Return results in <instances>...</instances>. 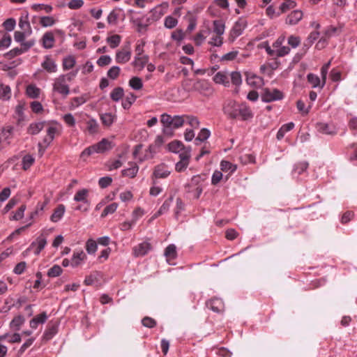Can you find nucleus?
<instances>
[{
    "label": "nucleus",
    "mask_w": 357,
    "mask_h": 357,
    "mask_svg": "<svg viewBox=\"0 0 357 357\" xmlns=\"http://www.w3.org/2000/svg\"><path fill=\"white\" fill-rule=\"evenodd\" d=\"M223 111L229 118L232 119L240 116L241 120L247 121L253 117V114L246 103L239 104L234 100L227 101L223 107Z\"/></svg>",
    "instance_id": "nucleus-1"
},
{
    "label": "nucleus",
    "mask_w": 357,
    "mask_h": 357,
    "mask_svg": "<svg viewBox=\"0 0 357 357\" xmlns=\"http://www.w3.org/2000/svg\"><path fill=\"white\" fill-rule=\"evenodd\" d=\"M206 179L204 174L193 176L190 181L185 185V190L193 199H199L203 191L204 183Z\"/></svg>",
    "instance_id": "nucleus-2"
},
{
    "label": "nucleus",
    "mask_w": 357,
    "mask_h": 357,
    "mask_svg": "<svg viewBox=\"0 0 357 357\" xmlns=\"http://www.w3.org/2000/svg\"><path fill=\"white\" fill-rule=\"evenodd\" d=\"M131 54V44L128 40L124 43L121 49L116 52V61L119 63H126L130 59Z\"/></svg>",
    "instance_id": "nucleus-3"
},
{
    "label": "nucleus",
    "mask_w": 357,
    "mask_h": 357,
    "mask_svg": "<svg viewBox=\"0 0 357 357\" xmlns=\"http://www.w3.org/2000/svg\"><path fill=\"white\" fill-rule=\"evenodd\" d=\"M283 97V93L280 90L277 89L271 90L268 88H266L263 90L261 94V100L264 102H271L273 101L282 100Z\"/></svg>",
    "instance_id": "nucleus-4"
},
{
    "label": "nucleus",
    "mask_w": 357,
    "mask_h": 357,
    "mask_svg": "<svg viewBox=\"0 0 357 357\" xmlns=\"http://www.w3.org/2000/svg\"><path fill=\"white\" fill-rule=\"evenodd\" d=\"M53 91L61 94L64 98L70 93L69 86L63 82V77H58L55 79L54 83L53 84Z\"/></svg>",
    "instance_id": "nucleus-5"
},
{
    "label": "nucleus",
    "mask_w": 357,
    "mask_h": 357,
    "mask_svg": "<svg viewBox=\"0 0 357 357\" xmlns=\"http://www.w3.org/2000/svg\"><path fill=\"white\" fill-rule=\"evenodd\" d=\"M246 26L247 22L245 20L239 19L236 21L230 31V40L234 41L237 37L241 36Z\"/></svg>",
    "instance_id": "nucleus-6"
},
{
    "label": "nucleus",
    "mask_w": 357,
    "mask_h": 357,
    "mask_svg": "<svg viewBox=\"0 0 357 357\" xmlns=\"http://www.w3.org/2000/svg\"><path fill=\"white\" fill-rule=\"evenodd\" d=\"M303 13L301 10L291 11L285 19V23L290 26L297 24L303 18Z\"/></svg>",
    "instance_id": "nucleus-7"
},
{
    "label": "nucleus",
    "mask_w": 357,
    "mask_h": 357,
    "mask_svg": "<svg viewBox=\"0 0 357 357\" xmlns=\"http://www.w3.org/2000/svg\"><path fill=\"white\" fill-rule=\"evenodd\" d=\"M46 244H47L46 238L45 237H43L42 235H40L36 238V241H33L31 243L30 246L26 249V250L25 252H29L35 246H37V248L34 250V254L36 255H38L40 254V252L42 251V250L44 249Z\"/></svg>",
    "instance_id": "nucleus-8"
},
{
    "label": "nucleus",
    "mask_w": 357,
    "mask_h": 357,
    "mask_svg": "<svg viewBox=\"0 0 357 357\" xmlns=\"http://www.w3.org/2000/svg\"><path fill=\"white\" fill-rule=\"evenodd\" d=\"M206 307L212 311L219 313L224 310V303L221 298H213L206 303Z\"/></svg>",
    "instance_id": "nucleus-9"
},
{
    "label": "nucleus",
    "mask_w": 357,
    "mask_h": 357,
    "mask_svg": "<svg viewBox=\"0 0 357 357\" xmlns=\"http://www.w3.org/2000/svg\"><path fill=\"white\" fill-rule=\"evenodd\" d=\"M316 128L321 134L334 135L337 133V128L333 123H318Z\"/></svg>",
    "instance_id": "nucleus-10"
},
{
    "label": "nucleus",
    "mask_w": 357,
    "mask_h": 357,
    "mask_svg": "<svg viewBox=\"0 0 357 357\" xmlns=\"http://www.w3.org/2000/svg\"><path fill=\"white\" fill-rule=\"evenodd\" d=\"M193 91L199 93H206L211 91L209 83L204 79H196L193 82Z\"/></svg>",
    "instance_id": "nucleus-11"
},
{
    "label": "nucleus",
    "mask_w": 357,
    "mask_h": 357,
    "mask_svg": "<svg viewBox=\"0 0 357 357\" xmlns=\"http://www.w3.org/2000/svg\"><path fill=\"white\" fill-rule=\"evenodd\" d=\"M151 250V245L147 242L139 243L133 248L134 255L137 257L146 255Z\"/></svg>",
    "instance_id": "nucleus-12"
},
{
    "label": "nucleus",
    "mask_w": 357,
    "mask_h": 357,
    "mask_svg": "<svg viewBox=\"0 0 357 357\" xmlns=\"http://www.w3.org/2000/svg\"><path fill=\"white\" fill-rule=\"evenodd\" d=\"M246 82L248 85L254 87H259L264 84L263 78L253 73H246Z\"/></svg>",
    "instance_id": "nucleus-13"
},
{
    "label": "nucleus",
    "mask_w": 357,
    "mask_h": 357,
    "mask_svg": "<svg viewBox=\"0 0 357 357\" xmlns=\"http://www.w3.org/2000/svg\"><path fill=\"white\" fill-rule=\"evenodd\" d=\"M129 167L123 169L121 171L122 176H126L129 178H134L136 176L138 171L139 167L135 162H129Z\"/></svg>",
    "instance_id": "nucleus-14"
},
{
    "label": "nucleus",
    "mask_w": 357,
    "mask_h": 357,
    "mask_svg": "<svg viewBox=\"0 0 357 357\" xmlns=\"http://www.w3.org/2000/svg\"><path fill=\"white\" fill-rule=\"evenodd\" d=\"M149 57L148 55L135 56L132 61L133 66L138 70H142L144 66L148 63Z\"/></svg>",
    "instance_id": "nucleus-15"
},
{
    "label": "nucleus",
    "mask_w": 357,
    "mask_h": 357,
    "mask_svg": "<svg viewBox=\"0 0 357 357\" xmlns=\"http://www.w3.org/2000/svg\"><path fill=\"white\" fill-rule=\"evenodd\" d=\"M96 153H103L107 151L110 150L112 145L110 142L106 139H102L100 142L93 145Z\"/></svg>",
    "instance_id": "nucleus-16"
},
{
    "label": "nucleus",
    "mask_w": 357,
    "mask_h": 357,
    "mask_svg": "<svg viewBox=\"0 0 357 357\" xmlns=\"http://www.w3.org/2000/svg\"><path fill=\"white\" fill-rule=\"evenodd\" d=\"M173 116L167 114L161 115V123L164 126L163 132L165 134H171V126L172 123Z\"/></svg>",
    "instance_id": "nucleus-17"
},
{
    "label": "nucleus",
    "mask_w": 357,
    "mask_h": 357,
    "mask_svg": "<svg viewBox=\"0 0 357 357\" xmlns=\"http://www.w3.org/2000/svg\"><path fill=\"white\" fill-rule=\"evenodd\" d=\"M165 256L167 258V261L169 264H174L170 261L174 259L177 257L176 247L174 244L169 245L165 250Z\"/></svg>",
    "instance_id": "nucleus-18"
},
{
    "label": "nucleus",
    "mask_w": 357,
    "mask_h": 357,
    "mask_svg": "<svg viewBox=\"0 0 357 357\" xmlns=\"http://www.w3.org/2000/svg\"><path fill=\"white\" fill-rule=\"evenodd\" d=\"M58 331L57 323L50 322L48 325L47 330L43 335V339L45 340H50Z\"/></svg>",
    "instance_id": "nucleus-19"
},
{
    "label": "nucleus",
    "mask_w": 357,
    "mask_h": 357,
    "mask_svg": "<svg viewBox=\"0 0 357 357\" xmlns=\"http://www.w3.org/2000/svg\"><path fill=\"white\" fill-rule=\"evenodd\" d=\"M170 174V172L167 169V167L163 165H158L155 167L153 175L157 178H165Z\"/></svg>",
    "instance_id": "nucleus-20"
},
{
    "label": "nucleus",
    "mask_w": 357,
    "mask_h": 357,
    "mask_svg": "<svg viewBox=\"0 0 357 357\" xmlns=\"http://www.w3.org/2000/svg\"><path fill=\"white\" fill-rule=\"evenodd\" d=\"M54 36L52 32L45 33L42 38L43 46L46 49H50L54 47Z\"/></svg>",
    "instance_id": "nucleus-21"
},
{
    "label": "nucleus",
    "mask_w": 357,
    "mask_h": 357,
    "mask_svg": "<svg viewBox=\"0 0 357 357\" xmlns=\"http://www.w3.org/2000/svg\"><path fill=\"white\" fill-rule=\"evenodd\" d=\"M42 67L48 73H54L56 71V65L50 56H45V60L42 63Z\"/></svg>",
    "instance_id": "nucleus-22"
},
{
    "label": "nucleus",
    "mask_w": 357,
    "mask_h": 357,
    "mask_svg": "<svg viewBox=\"0 0 357 357\" xmlns=\"http://www.w3.org/2000/svg\"><path fill=\"white\" fill-rule=\"evenodd\" d=\"M47 316L45 312L36 316L30 321V326L32 328H36L39 324H43L46 321Z\"/></svg>",
    "instance_id": "nucleus-23"
},
{
    "label": "nucleus",
    "mask_w": 357,
    "mask_h": 357,
    "mask_svg": "<svg viewBox=\"0 0 357 357\" xmlns=\"http://www.w3.org/2000/svg\"><path fill=\"white\" fill-rule=\"evenodd\" d=\"M45 124V121L31 123L28 127L27 132L32 135H36L43 129Z\"/></svg>",
    "instance_id": "nucleus-24"
},
{
    "label": "nucleus",
    "mask_w": 357,
    "mask_h": 357,
    "mask_svg": "<svg viewBox=\"0 0 357 357\" xmlns=\"http://www.w3.org/2000/svg\"><path fill=\"white\" fill-rule=\"evenodd\" d=\"M294 128V123L293 122H289L288 123L282 125L277 132V139L281 140L284 137L285 133L291 130Z\"/></svg>",
    "instance_id": "nucleus-25"
},
{
    "label": "nucleus",
    "mask_w": 357,
    "mask_h": 357,
    "mask_svg": "<svg viewBox=\"0 0 357 357\" xmlns=\"http://www.w3.org/2000/svg\"><path fill=\"white\" fill-rule=\"evenodd\" d=\"M65 206L63 205V204H59L54 210V213H52V215H51L50 217V220L52 221V222H57L59 221L61 218L62 216L64 214V212H65Z\"/></svg>",
    "instance_id": "nucleus-26"
},
{
    "label": "nucleus",
    "mask_w": 357,
    "mask_h": 357,
    "mask_svg": "<svg viewBox=\"0 0 357 357\" xmlns=\"http://www.w3.org/2000/svg\"><path fill=\"white\" fill-rule=\"evenodd\" d=\"M213 81L216 84H221L225 86H228L229 82L228 76L225 73L223 72H218L213 77Z\"/></svg>",
    "instance_id": "nucleus-27"
},
{
    "label": "nucleus",
    "mask_w": 357,
    "mask_h": 357,
    "mask_svg": "<svg viewBox=\"0 0 357 357\" xmlns=\"http://www.w3.org/2000/svg\"><path fill=\"white\" fill-rule=\"evenodd\" d=\"M40 93V89L34 84H29L26 87V93L31 98H38Z\"/></svg>",
    "instance_id": "nucleus-28"
},
{
    "label": "nucleus",
    "mask_w": 357,
    "mask_h": 357,
    "mask_svg": "<svg viewBox=\"0 0 357 357\" xmlns=\"http://www.w3.org/2000/svg\"><path fill=\"white\" fill-rule=\"evenodd\" d=\"M25 319L22 315H17L11 321L10 327L15 331H19Z\"/></svg>",
    "instance_id": "nucleus-29"
},
{
    "label": "nucleus",
    "mask_w": 357,
    "mask_h": 357,
    "mask_svg": "<svg viewBox=\"0 0 357 357\" xmlns=\"http://www.w3.org/2000/svg\"><path fill=\"white\" fill-rule=\"evenodd\" d=\"M296 6V1L293 0H288L284 2H282L280 7H279V11L282 13H287L288 10H290L291 9H294Z\"/></svg>",
    "instance_id": "nucleus-30"
},
{
    "label": "nucleus",
    "mask_w": 357,
    "mask_h": 357,
    "mask_svg": "<svg viewBox=\"0 0 357 357\" xmlns=\"http://www.w3.org/2000/svg\"><path fill=\"white\" fill-rule=\"evenodd\" d=\"M211 135V132L207 128H202L195 138L196 145H199L201 142L206 140Z\"/></svg>",
    "instance_id": "nucleus-31"
},
{
    "label": "nucleus",
    "mask_w": 357,
    "mask_h": 357,
    "mask_svg": "<svg viewBox=\"0 0 357 357\" xmlns=\"http://www.w3.org/2000/svg\"><path fill=\"white\" fill-rule=\"evenodd\" d=\"M308 163L307 162H301L296 163L293 169L292 173L294 175H300L307 170Z\"/></svg>",
    "instance_id": "nucleus-32"
},
{
    "label": "nucleus",
    "mask_w": 357,
    "mask_h": 357,
    "mask_svg": "<svg viewBox=\"0 0 357 357\" xmlns=\"http://www.w3.org/2000/svg\"><path fill=\"white\" fill-rule=\"evenodd\" d=\"M183 147H185L183 144L181 142L177 141V140L173 141L168 144L169 150L171 152H173L175 153H178V152H181V151H182V149H183Z\"/></svg>",
    "instance_id": "nucleus-33"
},
{
    "label": "nucleus",
    "mask_w": 357,
    "mask_h": 357,
    "mask_svg": "<svg viewBox=\"0 0 357 357\" xmlns=\"http://www.w3.org/2000/svg\"><path fill=\"white\" fill-rule=\"evenodd\" d=\"M307 82L312 85V88L319 87L321 84L320 78L313 73H309L307 75Z\"/></svg>",
    "instance_id": "nucleus-34"
},
{
    "label": "nucleus",
    "mask_w": 357,
    "mask_h": 357,
    "mask_svg": "<svg viewBox=\"0 0 357 357\" xmlns=\"http://www.w3.org/2000/svg\"><path fill=\"white\" fill-rule=\"evenodd\" d=\"M10 86L3 84H0V98L4 100H8L10 98Z\"/></svg>",
    "instance_id": "nucleus-35"
},
{
    "label": "nucleus",
    "mask_w": 357,
    "mask_h": 357,
    "mask_svg": "<svg viewBox=\"0 0 357 357\" xmlns=\"http://www.w3.org/2000/svg\"><path fill=\"white\" fill-rule=\"evenodd\" d=\"M225 24L220 20H214L213 21V31L217 34L222 36L225 32Z\"/></svg>",
    "instance_id": "nucleus-36"
},
{
    "label": "nucleus",
    "mask_w": 357,
    "mask_h": 357,
    "mask_svg": "<svg viewBox=\"0 0 357 357\" xmlns=\"http://www.w3.org/2000/svg\"><path fill=\"white\" fill-rule=\"evenodd\" d=\"M89 191L87 189H82L77 191L74 197V199L76 202H83L84 203H87L88 201L86 199L88 196Z\"/></svg>",
    "instance_id": "nucleus-37"
},
{
    "label": "nucleus",
    "mask_w": 357,
    "mask_h": 357,
    "mask_svg": "<svg viewBox=\"0 0 357 357\" xmlns=\"http://www.w3.org/2000/svg\"><path fill=\"white\" fill-rule=\"evenodd\" d=\"M185 123V116H174L172 119V123L171 126L172 129H177L183 126Z\"/></svg>",
    "instance_id": "nucleus-38"
},
{
    "label": "nucleus",
    "mask_w": 357,
    "mask_h": 357,
    "mask_svg": "<svg viewBox=\"0 0 357 357\" xmlns=\"http://www.w3.org/2000/svg\"><path fill=\"white\" fill-rule=\"evenodd\" d=\"M331 66V61L325 63L321 68V84L320 86V89H323L326 84V77L328 74V70Z\"/></svg>",
    "instance_id": "nucleus-39"
},
{
    "label": "nucleus",
    "mask_w": 357,
    "mask_h": 357,
    "mask_svg": "<svg viewBox=\"0 0 357 357\" xmlns=\"http://www.w3.org/2000/svg\"><path fill=\"white\" fill-rule=\"evenodd\" d=\"M35 159L31 155H26L22 158V165L24 170L29 169L31 166L34 163Z\"/></svg>",
    "instance_id": "nucleus-40"
},
{
    "label": "nucleus",
    "mask_w": 357,
    "mask_h": 357,
    "mask_svg": "<svg viewBox=\"0 0 357 357\" xmlns=\"http://www.w3.org/2000/svg\"><path fill=\"white\" fill-rule=\"evenodd\" d=\"M172 202H173V196H170L167 199H166L162 205L160 206V208H159V210L157 212V215H159L163 214V213H166L167 211H168Z\"/></svg>",
    "instance_id": "nucleus-41"
},
{
    "label": "nucleus",
    "mask_w": 357,
    "mask_h": 357,
    "mask_svg": "<svg viewBox=\"0 0 357 357\" xmlns=\"http://www.w3.org/2000/svg\"><path fill=\"white\" fill-rule=\"evenodd\" d=\"M85 257L86 255L83 252L74 253L71 260V265L74 267L79 266Z\"/></svg>",
    "instance_id": "nucleus-42"
},
{
    "label": "nucleus",
    "mask_w": 357,
    "mask_h": 357,
    "mask_svg": "<svg viewBox=\"0 0 357 357\" xmlns=\"http://www.w3.org/2000/svg\"><path fill=\"white\" fill-rule=\"evenodd\" d=\"M190 152H191L190 146L183 147V149H182V151H181V152L178 153L180 160L190 161V159L191 157Z\"/></svg>",
    "instance_id": "nucleus-43"
},
{
    "label": "nucleus",
    "mask_w": 357,
    "mask_h": 357,
    "mask_svg": "<svg viewBox=\"0 0 357 357\" xmlns=\"http://www.w3.org/2000/svg\"><path fill=\"white\" fill-rule=\"evenodd\" d=\"M135 100H136V96L132 93H130L129 95H128L126 96V98L123 99L122 103H121L122 107L125 109H129L130 107V106L132 105V104L135 101Z\"/></svg>",
    "instance_id": "nucleus-44"
},
{
    "label": "nucleus",
    "mask_w": 357,
    "mask_h": 357,
    "mask_svg": "<svg viewBox=\"0 0 357 357\" xmlns=\"http://www.w3.org/2000/svg\"><path fill=\"white\" fill-rule=\"evenodd\" d=\"M75 64V57L69 56L63 60V68L64 70H70L74 67Z\"/></svg>",
    "instance_id": "nucleus-45"
},
{
    "label": "nucleus",
    "mask_w": 357,
    "mask_h": 357,
    "mask_svg": "<svg viewBox=\"0 0 357 357\" xmlns=\"http://www.w3.org/2000/svg\"><path fill=\"white\" fill-rule=\"evenodd\" d=\"M19 26L23 31L26 32L28 35H30L32 32L30 23L26 19L24 20L21 17L19 21Z\"/></svg>",
    "instance_id": "nucleus-46"
},
{
    "label": "nucleus",
    "mask_w": 357,
    "mask_h": 357,
    "mask_svg": "<svg viewBox=\"0 0 357 357\" xmlns=\"http://www.w3.org/2000/svg\"><path fill=\"white\" fill-rule=\"evenodd\" d=\"M130 86L135 90H139L142 88V81L139 77H134L129 81Z\"/></svg>",
    "instance_id": "nucleus-47"
},
{
    "label": "nucleus",
    "mask_w": 357,
    "mask_h": 357,
    "mask_svg": "<svg viewBox=\"0 0 357 357\" xmlns=\"http://www.w3.org/2000/svg\"><path fill=\"white\" fill-rule=\"evenodd\" d=\"M86 250L89 254H94L97 250V241L89 239L86 243Z\"/></svg>",
    "instance_id": "nucleus-48"
},
{
    "label": "nucleus",
    "mask_w": 357,
    "mask_h": 357,
    "mask_svg": "<svg viewBox=\"0 0 357 357\" xmlns=\"http://www.w3.org/2000/svg\"><path fill=\"white\" fill-rule=\"evenodd\" d=\"M231 83L239 86L242 83L241 75L239 72L234 71L230 75Z\"/></svg>",
    "instance_id": "nucleus-49"
},
{
    "label": "nucleus",
    "mask_w": 357,
    "mask_h": 357,
    "mask_svg": "<svg viewBox=\"0 0 357 357\" xmlns=\"http://www.w3.org/2000/svg\"><path fill=\"white\" fill-rule=\"evenodd\" d=\"M221 170L222 171H229L231 173H233L236 169V166L233 165L229 161L222 160L220 162Z\"/></svg>",
    "instance_id": "nucleus-50"
},
{
    "label": "nucleus",
    "mask_w": 357,
    "mask_h": 357,
    "mask_svg": "<svg viewBox=\"0 0 357 357\" xmlns=\"http://www.w3.org/2000/svg\"><path fill=\"white\" fill-rule=\"evenodd\" d=\"M62 268L59 265H54L51 268L49 269L47 272V275L50 278H54L60 275L62 273Z\"/></svg>",
    "instance_id": "nucleus-51"
},
{
    "label": "nucleus",
    "mask_w": 357,
    "mask_h": 357,
    "mask_svg": "<svg viewBox=\"0 0 357 357\" xmlns=\"http://www.w3.org/2000/svg\"><path fill=\"white\" fill-rule=\"evenodd\" d=\"M185 121L193 128H198L200 123L198 119L193 116H185Z\"/></svg>",
    "instance_id": "nucleus-52"
},
{
    "label": "nucleus",
    "mask_w": 357,
    "mask_h": 357,
    "mask_svg": "<svg viewBox=\"0 0 357 357\" xmlns=\"http://www.w3.org/2000/svg\"><path fill=\"white\" fill-rule=\"evenodd\" d=\"M266 14L271 19H274L280 16L281 13H280V11H275V9L274 8L273 6L270 5L266 8Z\"/></svg>",
    "instance_id": "nucleus-53"
},
{
    "label": "nucleus",
    "mask_w": 357,
    "mask_h": 357,
    "mask_svg": "<svg viewBox=\"0 0 357 357\" xmlns=\"http://www.w3.org/2000/svg\"><path fill=\"white\" fill-rule=\"evenodd\" d=\"M142 324L146 328H152L156 326V321L151 317H145L142 319Z\"/></svg>",
    "instance_id": "nucleus-54"
},
{
    "label": "nucleus",
    "mask_w": 357,
    "mask_h": 357,
    "mask_svg": "<svg viewBox=\"0 0 357 357\" xmlns=\"http://www.w3.org/2000/svg\"><path fill=\"white\" fill-rule=\"evenodd\" d=\"M86 123H87L86 130H88V132L90 134L93 135L98 132V126L95 120L91 119L89 121H87Z\"/></svg>",
    "instance_id": "nucleus-55"
},
{
    "label": "nucleus",
    "mask_w": 357,
    "mask_h": 357,
    "mask_svg": "<svg viewBox=\"0 0 357 357\" xmlns=\"http://www.w3.org/2000/svg\"><path fill=\"white\" fill-rule=\"evenodd\" d=\"M40 23L43 26L47 27L52 26L55 23V20L52 17L44 16L40 18Z\"/></svg>",
    "instance_id": "nucleus-56"
},
{
    "label": "nucleus",
    "mask_w": 357,
    "mask_h": 357,
    "mask_svg": "<svg viewBox=\"0 0 357 357\" xmlns=\"http://www.w3.org/2000/svg\"><path fill=\"white\" fill-rule=\"evenodd\" d=\"M178 21L172 16H167L165 19V26L167 29H173L176 26Z\"/></svg>",
    "instance_id": "nucleus-57"
},
{
    "label": "nucleus",
    "mask_w": 357,
    "mask_h": 357,
    "mask_svg": "<svg viewBox=\"0 0 357 357\" xmlns=\"http://www.w3.org/2000/svg\"><path fill=\"white\" fill-rule=\"evenodd\" d=\"M158 147L154 144H150L148 149L146 150V154L144 155V160L150 159L153 157V155L157 152Z\"/></svg>",
    "instance_id": "nucleus-58"
},
{
    "label": "nucleus",
    "mask_w": 357,
    "mask_h": 357,
    "mask_svg": "<svg viewBox=\"0 0 357 357\" xmlns=\"http://www.w3.org/2000/svg\"><path fill=\"white\" fill-rule=\"evenodd\" d=\"M15 20L13 18H8L3 23V26L8 31H11L15 26Z\"/></svg>",
    "instance_id": "nucleus-59"
},
{
    "label": "nucleus",
    "mask_w": 357,
    "mask_h": 357,
    "mask_svg": "<svg viewBox=\"0 0 357 357\" xmlns=\"http://www.w3.org/2000/svg\"><path fill=\"white\" fill-rule=\"evenodd\" d=\"M98 184L101 188H105L112 184V177L105 176L99 179Z\"/></svg>",
    "instance_id": "nucleus-60"
},
{
    "label": "nucleus",
    "mask_w": 357,
    "mask_h": 357,
    "mask_svg": "<svg viewBox=\"0 0 357 357\" xmlns=\"http://www.w3.org/2000/svg\"><path fill=\"white\" fill-rule=\"evenodd\" d=\"M11 43V37L7 33H4L3 38L0 40V48L8 47Z\"/></svg>",
    "instance_id": "nucleus-61"
},
{
    "label": "nucleus",
    "mask_w": 357,
    "mask_h": 357,
    "mask_svg": "<svg viewBox=\"0 0 357 357\" xmlns=\"http://www.w3.org/2000/svg\"><path fill=\"white\" fill-rule=\"evenodd\" d=\"M190 161L179 160L176 163L175 169L178 172L184 171L188 166Z\"/></svg>",
    "instance_id": "nucleus-62"
},
{
    "label": "nucleus",
    "mask_w": 357,
    "mask_h": 357,
    "mask_svg": "<svg viewBox=\"0 0 357 357\" xmlns=\"http://www.w3.org/2000/svg\"><path fill=\"white\" fill-rule=\"evenodd\" d=\"M31 110L36 114L40 113L43 111L42 104L38 101H33L31 103Z\"/></svg>",
    "instance_id": "nucleus-63"
},
{
    "label": "nucleus",
    "mask_w": 357,
    "mask_h": 357,
    "mask_svg": "<svg viewBox=\"0 0 357 357\" xmlns=\"http://www.w3.org/2000/svg\"><path fill=\"white\" fill-rule=\"evenodd\" d=\"M193 82L194 80L192 79H185L182 82L183 88L188 91H193Z\"/></svg>",
    "instance_id": "nucleus-64"
}]
</instances>
